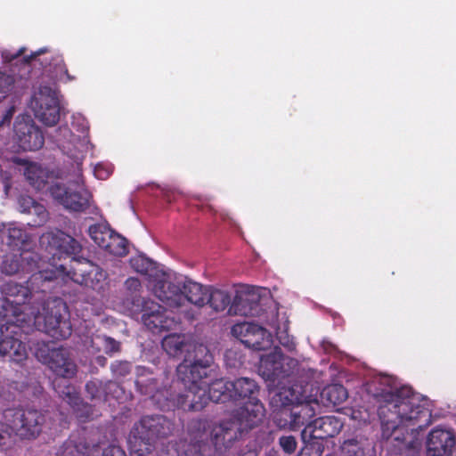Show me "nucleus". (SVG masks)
I'll return each mask as SVG.
<instances>
[{
	"mask_svg": "<svg viewBox=\"0 0 456 456\" xmlns=\"http://www.w3.org/2000/svg\"><path fill=\"white\" fill-rule=\"evenodd\" d=\"M67 305L59 297L49 298L37 309L36 329L57 339H64L71 335V325L66 318Z\"/></svg>",
	"mask_w": 456,
	"mask_h": 456,
	"instance_id": "1",
	"label": "nucleus"
},
{
	"mask_svg": "<svg viewBox=\"0 0 456 456\" xmlns=\"http://www.w3.org/2000/svg\"><path fill=\"white\" fill-rule=\"evenodd\" d=\"M214 363L213 353L206 343L192 338L183 361L177 366L181 381L202 380L208 378V369Z\"/></svg>",
	"mask_w": 456,
	"mask_h": 456,
	"instance_id": "2",
	"label": "nucleus"
},
{
	"mask_svg": "<svg viewBox=\"0 0 456 456\" xmlns=\"http://www.w3.org/2000/svg\"><path fill=\"white\" fill-rule=\"evenodd\" d=\"M129 262L131 267L143 275L145 280L152 285H202L186 275L159 265L144 255L134 256Z\"/></svg>",
	"mask_w": 456,
	"mask_h": 456,
	"instance_id": "3",
	"label": "nucleus"
},
{
	"mask_svg": "<svg viewBox=\"0 0 456 456\" xmlns=\"http://www.w3.org/2000/svg\"><path fill=\"white\" fill-rule=\"evenodd\" d=\"M3 417L16 436L27 440L37 438L46 423V416L35 409L9 408Z\"/></svg>",
	"mask_w": 456,
	"mask_h": 456,
	"instance_id": "4",
	"label": "nucleus"
},
{
	"mask_svg": "<svg viewBox=\"0 0 456 456\" xmlns=\"http://www.w3.org/2000/svg\"><path fill=\"white\" fill-rule=\"evenodd\" d=\"M48 190L53 199L69 212H85L91 205L92 193L86 189L81 176L67 184L55 183Z\"/></svg>",
	"mask_w": 456,
	"mask_h": 456,
	"instance_id": "5",
	"label": "nucleus"
},
{
	"mask_svg": "<svg viewBox=\"0 0 456 456\" xmlns=\"http://www.w3.org/2000/svg\"><path fill=\"white\" fill-rule=\"evenodd\" d=\"M380 405H389L392 411H389L400 422L403 420H413L419 418L423 412L419 405L415 406V398L411 387H403L393 391L392 388L375 393Z\"/></svg>",
	"mask_w": 456,
	"mask_h": 456,
	"instance_id": "6",
	"label": "nucleus"
},
{
	"mask_svg": "<svg viewBox=\"0 0 456 456\" xmlns=\"http://www.w3.org/2000/svg\"><path fill=\"white\" fill-rule=\"evenodd\" d=\"M173 429V423L164 415L144 416L134 423L129 439L131 442L151 445L158 439L169 436Z\"/></svg>",
	"mask_w": 456,
	"mask_h": 456,
	"instance_id": "7",
	"label": "nucleus"
},
{
	"mask_svg": "<svg viewBox=\"0 0 456 456\" xmlns=\"http://www.w3.org/2000/svg\"><path fill=\"white\" fill-rule=\"evenodd\" d=\"M22 62L28 66H42L43 73L53 80L71 82L76 77L69 73L63 56L51 52L48 48H40L30 55L23 56Z\"/></svg>",
	"mask_w": 456,
	"mask_h": 456,
	"instance_id": "8",
	"label": "nucleus"
},
{
	"mask_svg": "<svg viewBox=\"0 0 456 456\" xmlns=\"http://www.w3.org/2000/svg\"><path fill=\"white\" fill-rule=\"evenodd\" d=\"M40 241L53 260L70 258L71 261L81 263L78 256L82 251V245L63 231L47 232L41 236Z\"/></svg>",
	"mask_w": 456,
	"mask_h": 456,
	"instance_id": "9",
	"label": "nucleus"
},
{
	"mask_svg": "<svg viewBox=\"0 0 456 456\" xmlns=\"http://www.w3.org/2000/svg\"><path fill=\"white\" fill-rule=\"evenodd\" d=\"M297 365L296 359L284 355L281 349L275 348L262 358L260 372L265 379L274 382L292 375Z\"/></svg>",
	"mask_w": 456,
	"mask_h": 456,
	"instance_id": "10",
	"label": "nucleus"
},
{
	"mask_svg": "<svg viewBox=\"0 0 456 456\" xmlns=\"http://www.w3.org/2000/svg\"><path fill=\"white\" fill-rule=\"evenodd\" d=\"M36 118L48 126L60 120V102L56 92L48 86H41L32 102Z\"/></svg>",
	"mask_w": 456,
	"mask_h": 456,
	"instance_id": "11",
	"label": "nucleus"
},
{
	"mask_svg": "<svg viewBox=\"0 0 456 456\" xmlns=\"http://www.w3.org/2000/svg\"><path fill=\"white\" fill-rule=\"evenodd\" d=\"M240 428L229 419L213 427L208 433L204 430L202 433L195 435L194 440L197 443H203L209 439L215 451L222 454L230 449L239 438V436L241 434Z\"/></svg>",
	"mask_w": 456,
	"mask_h": 456,
	"instance_id": "12",
	"label": "nucleus"
},
{
	"mask_svg": "<svg viewBox=\"0 0 456 456\" xmlns=\"http://www.w3.org/2000/svg\"><path fill=\"white\" fill-rule=\"evenodd\" d=\"M231 333L247 347L253 350H266L272 345L270 332L253 322L236 323L232 327Z\"/></svg>",
	"mask_w": 456,
	"mask_h": 456,
	"instance_id": "13",
	"label": "nucleus"
},
{
	"mask_svg": "<svg viewBox=\"0 0 456 456\" xmlns=\"http://www.w3.org/2000/svg\"><path fill=\"white\" fill-rule=\"evenodd\" d=\"M13 130L19 146L23 151H37L43 147L45 143L43 132L29 116H17Z\"/></svg>",
	"mask_w": 456,
	"mask_h": 456,
	"instance_id": "14",
	"label": "nucleus"
},
{
	"mask_svg": "<svg viewBox=\"0 0 456 456\" xmlns=\"http://www.w3.org/2000/svg\"><path fill=\"white\" fill-rule=\"evenodd\" d=\"M17 327L12 324H0V355L11 361L20 362L27 357L24 343L19 338Z\"/></svg>",
	"mask_w": 456,
	"mask_h": 456,
	"instance_id": "15",
	"label": "nucleus"
},
{
	"mask_svg": "<svg viewBox=\"0 0 456 456\" xmlns=\"http://www.w3.org/2000/svg\"><path fill=\"white\" fill-rule=\"evenodd\" d=\"M200 381H182L185 391L176 395L175 404L178 408L187 411H199L206 407L209 397L206 387H201Z\"/></svg>",
	"mask_w": 456,
	"mask_h": 456,
	"instance_id": "16",
	"label": "nucleus"
},
{
	"mask_svg": "<svg viewBox=\"0 0 456 456\" xmlns=\"http://www.w3.org/2000/svg\"><path fill=\"white\" fill-rule=\"evenodd\" d=\"M264 405L258 400H249L239 408L231 420L240 428V432L248 431L257 427L265 417Z\"/></svg>",
	"mask_w": 456,
	"mask_h": 456,
	"instance_id": "17",
	"label": "nucleus"
},
{
	"mask_svg": "<svg viewBox=\"0 0 456 456\" xmlns=\"http://www.w3.org/2000/svg\"><path fill=\"white\" fill-rule=\"evenodd\" d=\"M343 422L335 416H324L306 424L301 433L302 439L308 436L322 441L336 436L341 431Z\"/></svg>",
	"mask_w": 456,
	"mask_h": 456,
	"instance_id": "18",
	"label": "nucleus"
},
{
	"mask_svg": "<svg viewBox=\"0 0 456 456\" xmlns=\"http://www.w3.org/2000/svg\"><path fill=\"white\" fill-rule=\"evenodd\" d=\"M456 445V436L450 430L435 428L427 439L428 456H452Z\"/></svg>",
	"mask_w": 456,
	"mask_h": 456,
	"instance_id": "19",
	"label": "nucleus"
},
{
	"mask_svg": "<svg viewBox=\"0 0 456 456\" xmlns=\"http://www.w3.org/2000/svg\"><path fill=\"white\" fill-rule=\"evenodd\" d=\"M37 255L34 252L23 251L19 256H5L1 264V272L6 275H13L20 271L30 272L37 264Z\"/></svg>",
	"mask_w": 456,
	"mask_h": 456,
	"instance_id": "20",
	"label": "nucleus"
},
{
	"mask_svg": "<svg viewBox=\"0 0 456 456\" xmlns=\"http://www.w3.org/2000/svg\"><path fill=\"white\" fill-rule=\"evenodd\" d=\"M53 386L58 395L64 402L69 403L75 411H79L81 407L84 408L85 415H80V417H90L93 411L92 407L87 403H83L75 387L69 384V382L63 378L55 379L53 382Z\"/></svg>",
	"mask_w": 456,
	"mask_h": 456,
	"instance_id": "21",
	"label": "nucleus"
},
{
	"mask_svg": "<svg viewBox=\"0 0 456 456\" xmlns=\"http://www.w3.org/2000/svg\"><path fill=\"white\" fill-rule=\"evenodd\" d=\"M47 365L60 378L70 379L77 373L76 363L69 357V352L62 347L53 350Z\"/></svg>",
	"mask_w": 456,
	"mask_h": 456,
	"instance_id": "22",
	"label": "nucleus"
},
{
	"mask_svg": "<svg viewBox=\"0 0 456 456\" xmlns=\"http://www.w3.org/2000/svg\"><path fill=\"white\" fill-rule=\"evenodd\" d=\"M71 278L65 272L62 265L52 268L39 270L31 274L26 281V285H39L44 282H54L55 285H67Z\"/></svg>",
	"mask_w": 456,
	"mask_h": 456,
	"instance_id": "23",
	"label": "nucleus"
},
{
	"mask_svg": "<svg viewBox=\"0 0 456 456\" xmlns=\"http://www.w3.org/2000/svg\"><path fill=\"white\" fill-rule=\"evenodd\" d=\"M245 290H241L235 296L233 305L231 308H234V314L247 315L249 310L256 305L261 297L262 287H245ZM232 309L229 311L231 312Z\"/></svg>",
	"mask_w": 456,
	"mask_h": 456,
	"instance_id": "24",
	"label": "nucleus"
},
{
	"mask_svg": "<svg viewBox=\"0 0 456 456\" xmlns=\"http://www.w3.org/2000/svg\"><path fill=\"white\" fill-rule=\"evenodd\" d=\"M192 338L184 333H171L165 336L161 346L164 351L172 357H180L187 354Z\"/></svg>",
	"mask_w": 456,
	"mask_h": 456,
	"instance_id": "25",
	"label": "nucleus"
},
{
	"mask_svg": "<svg viewBox=\"0 0 456 456\" xmlns=\"http://www.w3.org/2000/svg\"><path fill=\"white\" fill-rule=\"evenodd\" d=\"M142 321L144 326L152 332L170 330L175 329L177 324L174 318H170L159 312L143 314Z\"/></svg>",
	"mask_w": 456,
	"mask_h": 456,
	"instance_id": "26",
	"label": "nucleus"
},
{
	"mask_svg": "<svg viewBox=\"0 0 456 456\" xmlns=\"http://www.w3.org/2000/svg\"><path fill=\"white\" fill-rule=\"evenodd\" d=\"M152 292L167 307H178L185 301L180 287H152Z\"/></svg>",
	"mask_w": 456,
	"mask_h": 456,
	"instance_id": "27",
	"label": "nucleus"
},
{
	"mask_svg": "<svg viewBox=\"0 0 456 456\" xmlns=\"http://www.w3.org/2000/svg\"><path fill=\"white\" fill-rule=\"evenodd\" d=\"M208 397L216 403L232 401L231 381L224 379H216L208 386Z\"/></svg>",
	"mask_w": 456,
	"mask_h": 456,
	"instance_id": "28",
	"label": "nucleus"
},
{
	"mask_svg": "<svg viewBox=\"0 0 456 456\" xmlns=\"http://www.w3.org/2000/svg\"><path fill=\"white\" fill-rule=\"evenodd\" d=\"M231 390L232 395V401L251 397L257 391L256 382L248 378L237 379L231 381Z\"/></svg>",
	"mask_w": 456,
	"mask_h": 456,
	"instance_id": "29",
	"label": "nucleus"
},
{
	"mask_svg": "<svg viewBox=\"0 0 456 456\" xmlns=\"http://www.w3.org/2000/svg\"><path fill=\"white\" fill-rule=\"evenodd\" d=\"M348 397L346 389L339 384L324 387L321 392V400L325 405H339Z\"/></svg>",
	"mask_w": 456,
	"mask_h": 456,
	"instance_id": "30",
	"label": "nucleus"
},
{
	"mask_svg": "<svg viewBox=\"0 0 456 456\" xmlns=\"http://www.w3.org/2000/svg\"><path fill=\"white\" fill-rule=\"evenodd\" d=\"M366 439L362 435L345 438L339 447L341 456H363Z\"/></svg>",
	"mask_w": 456,
	"mask_h": 456,
	"instance_id": "31",
	"label": "nucleus"
},
{
	"mask_svg": "<svg viewBox=\"0 0 456 456\" xmlns=\"http://www.w3.org/2000/svg\"><path fill=\"white\" fill-rule=\"evenodd\" d=\"M1 238L11 248H20L27 241L25 230L15 226L13 224L8 225L2 231Z\"/></svg>",
	"mask_w": 456,
	"mask_h": 456,
	"instance_id": "32",
	"label": "nucleus"
},
{
	"mask_svg": "<svg viewBox=\"0 0 456 456\" xmlns=\"http://www.w3.org/2000/svg\"><path fill=\"white\" fill-rule=\"evenodd\" d=\"M36 314L37 309L34 306L24 305L22 310L16 314L14 321L8 320L4 324H12L17 327V333L20 335L21 329L27 327L36 328Z\"/></svg>",
	"mask_w": 456,
	"mask_h": 456,
	"instance_id": "33",
	"label": "nucleus"
},
{
	"mask_svg": "<svg viewBox=\"0 0 456 456\" xmlns=\"http://www.w3.org/2000/svg\"><path fill=\"white\" fill-rule=\"evenodd\" d=\"M297 428L305 425L311 418L315 416L316 408L319 407L317 401H297L293 405Z\"/></svg>",
	"mask_w": 456,
	"mask_h": 456,
	"instance_id": "34",
	"label": "nucleus"
},
{
	"mask_svg": "<svg viewBox=\"0 0 456 456\" xmlns=\"http://www.w3.org/2000/svg\"><path fill=\"white\" fill-rule=\"evenodd\" d=\"M297 402L294 391L291 388H282L275 392L270 398V406L273 411L288 409Z\"/></svg>",
	"mask_w": 456,
	"mask_h": 456,
	"instance_id": "35",
	"label": "nucleus"
},
{
	"mask_svg": "<svg viewBox=\"0 0 456 456\" xmlns=\"http://www.w3.org/2000/svg\"><path fill=\"white\" fill-rule=\"evenodd\" d=\"M120 342L107 336L95 335L91 338L89 349L92 353L104 351L106 354H111L120 351Z\"/></svg>",
	"mask_w": 456,
	"mask_h": 456,
	"instance_id": "36",
	"label": "nucleus"
},
{
	"mask_svg": "<svg viewBox=\"0 0 456 456\" xmlns=\"http://www.w3.org/2000/svg\"><path fill=\"white\" fill-rule=\"evenodd\" d=\"M389 411H392V408L389 405H379V416L381 420L382 437L386 440L391 439L394 431L400 423Z\"/></svg>",
	"mask_w": 456,
	"mask_h": 456,
	"instance_id": "37",
	"label": "nucleus"
},
{
	"mask_svg": "<svg viewBox=\"0 0 456 456\" xmlns=\"http://www.w3.org/2000/svg\"><path fill=\"white\" fill-rule=\"evenodd\" d=\"M102 249L110 255L124 256L128 254L127 240L112 229V234L107 239Z\"/></svg>",
	"mask_w": 456,
	"mask_h": 456,
	"instance_id": "38",
	"label": "nucleus"
},
{
	"mask_svg": "<svg viewBox=\"0 0 456 456\" xmlns=\"http://www.w3.org/2000/svg\"><path fill=\"white\" fill-rule=\"evenodd\" d=\"M5 300L12 305H26L31 296L30 287H3Z\"/></svg>",
	"mask_w": 456,
	"mask_h": 456,
	"instance_id": "39",
	"label": "nucleus"
},
{
	"mask_svg": "<svg viewBox=\"0 0 456 456\" xmlns=\"http://www.w3.org/2000/svg\"><path fill=\"white\" fill-rule=\"evenodd\" d=\"M273 422L279 428L285 430L297 429V421L294 418L295 411L293 406L288 409L273 411Z\"/></svg>",
	"mask_w": 456,
	"mask_h": 456,
	"instance_id": "40",
	"label": "nucleus"
},
{
	"mask_svg": "<svg viewBox=\"0 0 456 456\" xmlns=\"http://www.w3.org/2000/svg\"><path fill=\"white\" fill-rule=\"evenodd\" d=\"M89 264V270H82L80 275L82 276V281L79 282V285H99L103 282L106 279V273L101 269L98 265H94L91 264L87 259L82 258Z\"/></svg>",
	"mask_w": 456,
	"mask_h": 456,
	"instance_id": "41",
	"label": "nucleus"
},
{
	"mask_svg": "<svg viewBox=\"0 0 456 456\" xmlns=\"http://www.w3.org/2000/svg\"><path fill=\"white\" fill-rule=\"evenodd\" d=\"M88 234L91 240L101 248H102L112 234V228L108 223H97L88 228Z\"/></svg>",
	"mask_w": 456,
	"mask_h": 456,
	"instance_id": "42",
	"label": "nucleus"
},
{
	"mask_svg": "<svg viewBox=\"0 0 456 456\" xmlns=\"http://www.w3.org/2000/svg\"><path fill=\"white\" fill-rule=\"evenodd\" d=\"M183 293L185 297V301L191 304L203 306L208 302L209 289L212 287H183Z\"/></svg>",
	"mask_w": 456,
	"mask_h": 456,
	"instance_id": "43",
	"label": "nucleus"
},
{
	"mask_svg": "<svg viewBox=\"0 0 456 456\" xmlns=\"http://www.w3.org/2000/svg\"><path fill=\"white\" fill-rule=\"evenodd\" d=\"M207 304H208L216 312H221L231 304V297L224 290L219 289H209Z\"/></svg>",
	"mask_w": 456,
	"mask_h": 456,
	"instance_id": "44",
	"label": "nucleus"
},
{
	"mask_svg": "<svg viewBox=\"0 0 456 456\" xmlns=\"http://www.w3.org/2000/svg\"><path fill=\"white\" fill-rule=\"evenodd\" d=\"M15 111L14 102L9 101L5 97L0 98V130L10 126Z\"/></svg>",
	"mask_w": 456,
	"mask_h": 456,
	"instance_id": "45",
	"label": "nucleus"
},
{
	"mask_svg": "<svg viewBox=\"0 0 456 456\" xmlns=\"http://www.w3.org/2000/svg\"><path fill=\"white\" fill-rule=\"evenodd\" d=\"M24 175L29 183L37 190L43 189L46 184L43 171L37 165L28 166L25 169Z\"/></svg>",
	"mask_w": 456,
	"mask_h": 456,
	"instance_id": "46",
	"label": "nucleus"
},
{
	"mask_svg": "<svg viewBox=\"0 0 456 456\" xmlns=\"http://www.w3.org/2000/svg\"><path fill=\"white\" fill-rule=\"evenodd\" d=\"M411 436L407 431V429L403 427L398 424L397 428L394 431L393 436L391 439V443H396L394 444L395 446L398 447L399 450H403V448L411 449L413 447V442L408 441V437Z\"/></svg>",
	"mask_w": 456,
	"mask_h": 456,
	"instance_id": "47",
	"label": "nucleus"
},
{
	"mask_svg": "<svg viewBox=\"0 0 456 456\" xmlns=\"http://www.w3.org/2000/svg\"><path fill=\"white\" fill-rule=\"evenodd\" d=\"M35 356L42 362L47 364L52 358V353L56 348H52L49 343L37 341L33 346Z\"/></svg>",
	"mask_w": 456,
	"mask_h": 456,
	"instance_id": "48",
	"label": "nucleus"
},
{
	"mask_svg": "<svg viewBox=\"0 0 456 456\" xmlns=\"http://www.w3.org/2000/svg\"><path fill=\"white\" fill-rule=\"evenodd\" d=\"M305 447L303 451L307 452L310 456H322L324 451V444L322 439L312 438L308 436L303 439Z\"/></svg>",
	"mask_w": 456,
	"mask_h": 456,
	"instance_id": "49",
	"label": "nucleus"
},
{
	"mask_svg": "<svg viewBox=\"0 0 456 456\" xmlns=\"http://www.w3.org/2000/svg\"><path fill=\"white\" fill-rule=\"evenodd\" d=\"M75 450L78 454L82 456H100L101 448L98 444H88L86 442H81L75 446Z\"/></svg>",
	"mask_w": 456,
	"mask_h": 456,
	"instance_id": "50",
	"label": "nucleus"
},
{
	"mask_svg": "<svg viewBox=\"0 0 456 456\" xmlns=\"http://www.w3.org/2000/svg\"><path fill=\"white\" fill-rule=\"evenodd\" d=\"M86 392L91 400L101 399L104 395L103 385L99 380H90L86 385Z\"/></svg>",
	"mask_w": 456,
	"mask_h": 456,
	"instance_id": "51",
	"label": "nucleus"
},
{
	"mask_svg": "<svg viewBox=\"0 0 456 456\" xmlns=\"http://www.w3.org/2000/svg\"><path fill=\"white\" fill-rule=\"evenodd\" d=\"M127 307L133 312L142 311L145 306V300L135 290L132 293L131 297H127L125 301Z\"/></svg>",
	"mask_w": 456,
	"mask_h": 456,
	"instance_id": "52",
	"label": "nucleus"
},
{
	"mask_svg": "<svg viewBox=\"0 0 456 456\" xmlns=\"http://www.w3.org/2000/svg\"><path fill=\"white\" fill-rule=\"evenodd\" d=\"M7 423L0 421V450H6L12 444V436Z\"/></svg>",
	"mask_w": 456,
	"mask_h": 456,
	"instance_id": "53",
	"label": "nucleus"
},
{
	"mask_svg": "<svg viewBox=\"0 0 456 456\" xmlns=\"http://www.w3.org/2000/svg\"><path fill=\"white\" fill-rule=\"evenodd\" d=\"M279 444L281 449L289 454L296 452L297 442L294 436H282L279 438Z\"/></svg>",
	"mask_w": 456,
	"mask_h": 456,
	"instance_id": "54",
	"label": "nucleus"
},
{
	"mask_svg": "<svg viewBox=\"0 0 456 456\" xmlns=\"http://www.w3.org/2000/svg\"><path fill=\"white\" fill-rule=\"evenodd\" d=\"M224 361L227 366L231 368H237L241 363V355L235 349H227L224 353Z\"/></svg>",
	"mask_w": 456,
	"mask_h": 456,
	"instance_id": "55",
	"label": "nucleus"
},
{
	"mask_svg": "<svg viewBox=\"0 0 456 456\" xmlns=\"http://www.w3.org/2000/svg\"><path fill=\"white\" fill-rule=\"evenodd\" d=\"M111 370L114 375L124 377L130 373L131 364L126 361H118L111 364Z\"/></svg>",
	"mask_w": 456,
	"mask_h": 456,
	"instance_id": "56",
	"label": "nucleus"
},
{
	"mask_svg": "<svg viewBox=\"0 0 456 456\" xmlns=\"http://www.w3.org/2000/svg\"><path fill=\"white\" fill-rule=\"evenodd\" d=\"M15 78L12 75L0 71V94L12 89Z\"/></svg>",
	"mask_w": 456,
	"mask_h": 456,
	"instance_id": "57",
	"label": "nucleus"
},
{
	"mask_svg": "<svg viewBox=\"0 0 456 456\" xmlns=\"http://www.w3.org/2000/svg\"><path fill=\"white\" fill-rule=\"evenodd\" d=\"M18 202L20 212L27 214H32V208H34L37 203V201L28 195H21L19 198Z\"/></svg>",
	"mask_w": 456,
	"mask_h": 456,
	"instance_id": "58",
	"label": "nucleus"
},
{
	"mask_svg": "<svg viewBox=\"0 0 456 456\" xmlns=\"http://www.w3.org/2000/svg\"><path fill=\"white\" fill-rule=\"evenodd\" d=\"M104 396H112L118 398L121 393V387L117 382L108 381L103 385Z\"/></svg>",
	"mask_w": 456,
	"mask_h": 456,
	"instance_id": "59",
	"label": "nucleus"
},
{
	"mask_svg": "<svg viewBox=\"0 0 456 456\" xmlns=\"http://www.w3.org/2000/svg\"><path fill=\"white\" fill-rule=\"evenodd\" d=\"M25 52V48L21 47L17 52L12 53L9 50H4L2 52V58L4 62H12L13 61L17 60L18 58L21 57Z\"/></svg>",
	"mask_w": 456,
	"mask_h": 456,
	"instance_id": "60",
	"label": "nucleus"
},
{
	"mask_svg": "<svg viewBox=\"0 0 456 456\" xmlns=\"http://www.w3.org/2000/svg\"><path fill=\"white\" fill-rule=\"evenodd\" d=\"M72 126L82 133L89 129L88 123L83 117H73Z\"/></svg>",
	"mask_w": 456,
	"mask_h": 456,
	"instance_id": "61",
	"label": "nucleus"
},
{
	"mask_svg": "<svg viewBox=\"0 0 456 456\" xmlns=\"http://www.w3.org/2000/svg\"><path fill=\"white\" fill-rule=\"evenodd\" d=\"M32 214L37 215L40 218V220L46 219L48 215L45 208L38 202H37L34 208H32Z\"/></svg>",
	"mask_w": 456,
	"mask_h": 456,
	"instance_id": "62",
	"label": "nucleus"
},
{
	"mask_svg": "<svg viewBox=\"0 0 456 456\" xmlns=\"http://www.w3.org/2000/svg\"><path fill=\"white\" fill-rule=\"evenodd\" d=\"M94 173L99 179H105L110 175L109 171L105 170L102 165L95 167Z\"/></svg>",
	"mask_w": 456,
	"mask_h": 456,
	"instance_id": "63",
	"label": "nucleus"
},
{
	"mask_svg": "<svg viewBox=\"0 0 456 456\" xmlns=\"http://www.w3.org/2000/svg\"><path fill=\"white\" fill-rule=\"evenodd\" d=\"M239 456H258V452L256 449H247L241 452Z\"/></svg>",
	"mask_w": 456,
	"mask_h": 456,
	"instance_id": "64",
	"label": "nucleus"
}]
</instances>
